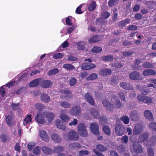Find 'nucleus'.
<instances>
[{"mask_svg":"<svg viewBox=\"0 0 156 156\" xmlns=\"http://www.w3.org/2000/svg\"><path fill=\"white\" fill-rule=\"evenodd\" d=\"M78 132L80 136L82 137H86L88 136V133L85 125L83 123L78 124Z\"/></svg>","mask_w":156,"mask_h":156,"instance_id":"obj_1","label":"nucleus"},{"mask_svg":"<svg viewBox=\"0 0 156 156\" xmlns=\"http://www.w3.org/2000/svg\"><path fill=\"white\" fill-rule=\"evenodd\" d=\"M10 115H5V122L7 125L11 127L15 124L14 120L15 116L13 114V112L12 111H10Z\"/></svg>","mask_w":156,"mask_h":156,"instance_id":"obj_2","label":"nucleus"},{"mask_svg":"<svg viewBox=\"0 0 156 156\" xmlns=\"http://www.w3.org/2000/svg\"><path fill=\"white\" fill-rule=\"evenodd\" d=\"M45 113L39 112H38L34 118L38 124L41 125L45 123V121L44 117H45Z\"/></svg>","mask_w":156,"mask_h":156,"instance_id":"obj_3","label":"nucleus"},{"mask_svg":"<svg viewBox=\"0 0 156 156\" xmlns=\"http://www.w3.org/2000/svg\"><path fill=\"white\" fill-rule=\"evenodd\" d=\"M115 130L117 135L120 136L124 133L125 129L122 125L118 124L115 125Z\"/></svg>","mask_w":156,"mask_h":156,"instance_id":"obj_4","label":"nucleus"},{"mask_svg":"<svg viewBox=\"0 0 156 156\" xmlns=\"http://www.w3.org/2000/svg\"><path fill=\"white\" fill-rule=\"evenodd\" d=\"M129 78L133 80H140L143 79L142 76L140 75L139 72L134 71L131 72L129 75Z\"/></svg>","mask_w":156,"mask_h":156,"instance_id":"obj_5","label":"nucleus"},{"mask_svg":"<svg viewBox=\"0 0 156 156\" xmlns=\"http://www.w3.org/2000/svg\"><path fill=\"white\" fill-rule=\"evenodd\" d=\"M137 98L139 101L147 104L151 103L153 98L147 96H142L140 94L138 95Z\"/></svg>","mask_w":156,"mask_h":156,"instance_id":"obj_6","label":"nucleus"},{"mask_svg":"<svg viewBox=\"0 0 156 156\" xmlns=\"http://www.w3.org/2000/svg\"><path fill=\"white\" fill-rule=\"evenodd\" d=\"M132 145L133 151L136 154L141 153L143 152V148L138 142H134Z\"/></svg>","mask_w":156,"mask_h":156,"instance_id":"obj_7","label":"nucleus"},{"mask_svg":"<svg viewBox=\"0 0 156 156\" xmlns=\"http://www.w3.org/2000/svg\"><path fill=\"white\" fill-rule=\"evenodd\" d=\"M59 92L61 93L66 94L65 96L62 94L60 95V97L62 99L66 98L68 100V98H71L72 97V93L69 89H67L65 90L62 89L60 90Z\"/></svg>","mask_w":156,"mask_h":156,"instance_id":"obj_8","label":"nucleus"},{"mask_svg":"<svg viewBox=\"0 0 156 156\" xmlns=\"http://www.w3.org/2000/svg\"><path fill=\"white\" fill-rule=\"evenodd\" d=\"M81 108L80 106L78 105L72 107L70 110V114L73 116L79 115L81 114Z\"/></svg>","mask_w":156,"mask_h":156,"instance_id":"obj_9","label":"nucleus"},{"mask_svg":"<svg viewBox=\"0 0 156 156\" xmlns=\"http://www.w3.org/2000/svg\"><path fill=\"white\" fill-rule=\"evenodd\" d=\"M69 139L70 140H79V136L76 131L71 130L68 133Z\"/></svg>","mask_w":156,"mask_h":156,"instance_id":"obj_10","label":"nucleus"},{"mask_svg":"<svg viewBox=\"0 0 156 156\" xmlns=\"http://www.w3.org/2000/svg\"><path fill=\"white\" fill-rule=\"evenodd\" d=\"M91 130L93 133L96 135L99 134V125L98 123L94 122L91 124L90 126Z\"/></svg>","mask_w":156,"mask_h":156,"instance_id":"obj_11","label":"nucleus"},{"mask_svg":"<svg viewBox=\"0 0 156 156\" xmlns=\"http://www.w3.org/2000/svg\"><path fill=\"white\" fill-rule=\"evenodd\" d=\"M143 130V127L140 124L136 125L133 131V133L134 135H138Z\"/></svg>","mask_w":156,"mask_h":156,"instance_id":"obj_12","label":"nucleus"},{"mask_svg":"<svg viewBox=\"0 0 156 156\" xmlns=\"http://www.w3.org/2000/svg\"><path fill=\"white\" fill-rule=\"evenodd\" d=\"M102 103L107 110L111 112L114 110L113 105L107 100L104 99L103 100Z\"/></svg>","mask_w":156,"mask_h":156,"instance_id":"obj_13","label":"nucleus"},{"mask_svg":"<svg viewBox=\"0 0 156 156\" xmlns=\"http://www.w3.org/2000/svg\"><path fill=\"white\" fill-rule=\"evenodd\" d=\"M130 119L132 120L137 121L140 119V116L136 111H133L131 112L129 116Z\"/></svg>","mask_w":156,"mask_h":156,"instance_id":"obj_14","label":"nucleus"},{"mask_svg":"<svg viewBox=\"0 0 156 156\" xmlns=\"http://www.w3.org/2000/svg\"><path fill=\"white\" fill-rule=\"evenodd\" d=\"M96 67V66L94 64L90 63H85L82 64V68L84 70H87L91 69Z\"/></svg>","mask_w":156,"mask_h":156,"instance_id":"obj_15","label":"nucleus"},{"mask_svg":"<svg viewBox=\"0 0 156 156\" xmlns=\"http://www.w3.org/2000/svg\"><path fill=\"white\" fill-rule=\"evenodd\" d=\"M144 115L145 118L150 121L154 120V117L152 112L149 110H146L144 113Z\"/></svg>","mask_w":156,"mask_h":156,"instance_id":"obj_16","label":"nucleus"},{"mask_svg":"<svg viewBox=\"0 0 156 156\" xmlns=\"http://www.w3.org/2000/svg\"><path fill=\"white\" fill-rule=\"evenodd\" d=\"M40 136L42 140L44 141L48 142L49 139L46 132L44 130H41L39 133Z\"/></svg>","mask_w":156,"mask_h":156,"instance_id":"obj_17","label":"nucleus"},{"mask_svg":"<svg viewBox=\"0 0 156 156\" xmlns=\"http://www.w3.org/2000/svg\"><path fill=\"white\" fill-rule=\"evenodd\" d=\"M143 75L144 76H147L150 75H155L156 74L155 71L151 69H147L143 71Z\"/></svg>","mask_w":156,"mask_h":156,"instance_id":"obj_18","label":"nucleus"},{"mask_svg":"<svg viewBox=\"0 0 156 156\" xmlns=\"http://www.w3.org/2000/svg\"><path fill=\"white\" fill-rule=\"evenodd\" d=\"M149 136V134L148 132L144 133L139 136L138 140L140 143L144 142L147 140Z\"/></svg>","mask_w":156,"mask_h":156,"instance_id":"obj_19","label":"nucleus"},{"mask_svg":"<svg viewBox=\"0 0 156 156\" xmlns=\"http://www.w3.org/2000/svg\"><path fill=\"white\" fill-rule=\"evenodd\" d=\"M52 82L49 80H43L41 83V86L43 88H48L51 87Z\"/></svg>","mask_w":156,"mask_h":156,"instance_id":"obj_20","label":"nucleus"},{"mask_svg":"<svg viewBox=\"0 0 156 156\" xmlns=\"http://www.w3.org/2000/svg\"><path fill=\"white\" fill-rule=\"evenodd\" d=\"M51 137L52 140L56 143H60L62 141V137L57 133L52 134Z\"/></svg>","mask_w":156,"mask_h":156,"instance_id":"obj_21","label":"nucleus"},{"mask_svg":"<svg viewBox=\"0 0 156 156\" xmlns=\"http://www.w3.org/2000/svg\"><path fill=\"white\" fill-rule=\"evenodd\" d=\"M112 73V70L108 69H104L101 70L100 74L102 76H106L110 75Z\"/></svg>","mask_w":156,"mask_h":156,"instance_id":"obj_22","label":"nucleus"},{"mask_svg":"<svg viewBox=\"0 0 156 156\" xmlns=\"http://www.w3.org/2000/svg\"><path fill=\"white\" fill-rule=\"evenodd\" d=\"M57 127L63 130H65L66 128V125L65 123L62 122L59 119L57 120L55 123Z\"/></svg>","mask_w":156,"mask_h":156,"instance_id":"obj_23","label":"nucleus"},{"mask_svg":"<svg viewBox=\"0 0 156 156\" xmlns=\"http://www.w3.org/2000/svg\"><path fill=\"white\" fill-rule=\"evenodd\" d=\"M90 114L94 118H97L100 116L98 111L94 108H92L90 109Z\"/></svg>","mask_w":156,"mask_h":156,"instance_id":"obj_24","label":"nucleus"},{"mask_svg":"<svg viewBox=\"0 0 156 156\" xmlns=\"http://www.w3.org/2000/svg\"><path fill=\"white\" fill-rule=\"evenodd\" d=\"M66 111L65 110H62L61 111L60 118L64 122H67L69 119V117L65 114Z\"/></svg>","mask_w":156,"mask_h":156,"instance_id":"obj_25","label":"nucleus"},{"mask_svg":"<svg viewBox=\"0 0 156 156\" xmlns=\"http://www.w3.org/2000/svg\"><path fill=\"white\" fill-rule=\"evenodd\" d=\"M120 86L121 87L126 90H129L133 89V87L130 85L129 83L126 82L121 83Z\"/></svg>","mask_w":156,"mask_h":156,"instance_id":"obj_26","label":"nucleus"},{"mask_svg":"<svg viewBox=\"0 0 156 156\" xmlns=\"http://www.w3.org/2000/svg\"><path fill=\"white\" fill-rule=\"evenodd\" d=\"M41 80H42V79L40 78L35 79L30 83L29 84V86L31 87H36L39 84Z\"/></svg>","mask_w":156,"mask_h":156,"instance_id":"obj_27","label":"nucleus"},{"mask_svg":"<svg viewBox=\"0 0 156 156\" xmlns=\"http://www.w3.org/2000/svg\"><path fill=\"white\" fill-rule=\"evenodd\" d=\"M101 40L100 37L97 35H93L89 39L88 41L90 43H94L99 41Z\"/></svg>","mask_w":156,"mask_h":156,"instance_id":"obj_28","label":"nucleus"},{"mask_svg":"<svg viewBox=\"0 0 156 156\" xmlns=\"http://www.w3.org/2000/svg\"><path fill=\"white\" fill-rule=\"evenodd\" d=\"M45 113V116H46L49 122H50L53 120L54 117V113L48 112H43Z\"/></svg>","mask_w":156,"mask_h":156,"instance_id":"obj_29","label":"nucleus"},{"mask_svg":"<svg viewBox=\"0 0 156 156\" xmlns=\"http://www.w3.org/2000/svg\"><path fill=\"white\" fill-rule=\"evenodd\" d=\"M142 62V61L141 60L137 59L135 60L134 62V65H132L131 66V67L133 69V70H137L138 69V68L139 67L138 66V65L141 63Z\"/></svg>","mask_w":156,"mask_h":156,"instance_id":"obj_30","label":"nucleus"},{"mask_svg":"<svg viewBox=\"0 0 156 156\" xmlns=\"http://www.w3.org/2000/svg\"><path fill=\"white\" fill-rule=\"evenodd\" d=\"M41 99L42 101L45 103H48L50 101L49 96L46 94H44L41 95Z\"/></svg>","mask_w":156,"mask_h":156,"instance_id":"obj_31","label":"nucleus"},{"mask_svg":"<svg viewBox=\"0 0 156 156\" xmlns=\"http://www.w3.org/2000/svg\"><path fill=\"white\" fill-rule=\"evenodd\" d=\"M31 115H27L24 119L23 124L25 126H27L29 122H31Z\"/></svg>","mask_w":156,"mask_h":156,"instance_id":"obj_32","label":"nucleus"},{"mask_svg":"<svg viewBox=\"0 0 156 156\" xmlns=\"http://www.w3.org/2000/svg\"><path fill=\"white\" fill-rule=\"evenodd\" d=\"M69 147L71 149H75L77 148H80L81 147V145L78 143H72L69 144Z\"/></svg>","mask_w":156,"mask_h":156,"instance_id":"obj_33","label":"nucleus"},{"mask_svg":"<svg viewBox=\"0 0 156 156\" xmlns=\"http://www.w3.org/2000/svg\"><path fill=\"white\" fill-rule=\"evenodd\" d=\"M96 5L95 1L93 2L88 7V10L90 12L94 11L96 8Z\"/></svg>","mask_w":156,"mask_h":156,"instance_id":"obj_34","label":"nucleus"},{"mask_svg":"<svg viewBox=\"0 0 156 156\" xmlns=\"http://www.w3.org/2000/svg\"><path fill=\"white\" fill-rule=\"evenodd\" d=\"M43 152L45 154L48 155L52 153V151L51 149L47 147H43L42 149Z\"/></svg>","mask_w":156,"mask_h":156,"instance_id":"obj_35","label":"nucleus"},{"mask_svg":"<svg viewBox=\"0 0 156 156\" xmlns=\"http://www.w3.org/2000/svg\"><path fill=\"white\" fill-rule=\"evenodd\" d=\"M125 93L122 91H119L118 93V95L120 99L124 101H125L126 98Z\"/></svg>","mask_w":156,"mask_h":156,"instance_id":"obj_36","label":"nucleus"},{"mask_svg":"<svg viewBox=\"0 0 156 156\" xmlns=\"http://www.w3.org/2000/svg\"><path fill=\"white\" fill-rule=\"evenodd\" d=\"M120 120L122 121L125 124H127L129 123V119L128 117L125 115L122 116L120 118Z\"/></svg>","mask_w":156,"mask_h":156,"instance_id":"obj_37","label":"nucleus"},{"mask_svg":"<svg viewBox=\"0 0 156 156\" xmlns=\"http://www.w3.org/2000/svg\"><path fill=\"white\" fill-rule=\"evenodd\" d=\"M113 56L112 55L104 56L102 58V60L105 62H110L113 61Z\"/></svg>","mask_w":156,"mask_h":156,"instance_id":"obj_38","label":"nucleus"},{"mask_svg":"<svg viewBox=\"0 0 156 156\" xmlns=\"http://www.w3.org/2000/svg\"><path fill=\"white\" fill-rule=\"evenodd\" d=\"M96 149L100 151L103 152L107 150V148L104 145L98 144L97 145Z\"/></svg>","mask_w":156,"mask_h":156,"instance_id":"obj_39","label":"nucleus"},{"mask_svg":"<svg viewBox=\"0 0 156 156\" xmlns=\"http://www.w3.org/2000/svg\"><path fill=\"white\" fill-rule=\"evenodd\" d=\"M110 16V13L108 11L103 12L101 15V17L103 20L108 19Z\"/></svg>","mask_w":156,"mask_h":156,"instance_id":"obj_40","label":"nucleus"},{"mask_svg":"<svg viewBox=\"0 0 156 156\" xmlns=\"http://www.w3.org/2000/svg\"><path fill=\"white\" fill-rule=\"evenodd\" d=\"M141 92L142 94L144 95H147L149 92V89L146 86H143L141 89Z\"/></svg>","mask_w":156,"mask_h":156,"instance_id":"obj_41","label":"nucleus"},{"mask_svg":"<svg viewBox=\"0 0 156 156\" xmlns=\"http://www.w3.org/2000/svg\"><path fill=\"white\" fill-rule=\"evenodd\" d=\"M149 128L152 131L156 132V123L151 122L149 124Z\"/></svg>","mask_w":156,"mask_h":156,"instance_id":"obj_42","label":"nucleus"},{"mask_svg":"<svg viewBox=\"0 0 156 156\" xmlns=\"http://www.w3.org/2000/svg\"><path fill=\"white\" fill-rule=\"evenodd\" d=\"M77 48L79 50H84L85 49L84 44L81 42H78L77 43Z\"/></svg>","mask_w":156,"mask_h":156,"instance_id":"obj_43","label":"nucleus"},{"mask_svg":"<svg viewBox=\"0 0 156 156\" xmlns=\"http://www.w3.org/2000/svg\"><path fill=\"white\" fill-rule=\"evenodd\" d=\"M98 75L95 73H93L87 78V80H95L98 78Z\"/></svg>","mask_w":156,"mask_h":156,"instance_id":"obj_44","label":"nucleus"},{"mask_svg":"<svg viewBox=\"0 0 156 156\" xmlns=\"http://www.w3.org/2000/svg\"><path fill=\"white\" fill-rule=\"evenodd\" d=\"M60 105L64 108H68L71 106V104L69 102L66 101H63L61 103Z\"/></svg>","mask_w":156,"mask_h":156,"instance_id":"obj_45","label":"nucleus"},{"mask_svg":"<svg viewBox=\"0 0 156 156\" xmlns=\"http://www.w3.org/2000/svg\"><path fill=\"white\" fill-rule=\"evenodd\" d=\"M59 71V70L57 68H55L49 70L48 73V76H51L57 73Z\"/></svg>","mask_w":156,"mask_h":156,"instance_id":"obj_46","label":"nucleus"},{"mask_svg":"<svg viewBox=\"0 0 156 156\" xmlns=\"http://www.w3.org/2000/svg\"><path fill=\"white\" fill-rule=\"evenodd\" d=\"M113 105L114 108H119L122 106V104L119 100H116Z\"/></svg>","mask_w":156,"mask_h":156,"instance_id":"obj_47","label":"nucleus"},{"mask_svg":"<svg viewBox=\"0 0 156 156\" xmlns=\"http://www.w3.org/2000/svg\"><path fill=\"white\" fill-rule=\"evenodd\" d=\"M103 129L104 133L107 135H109L110 134V130L108 126H104Z\"/></svg>","mask_w":156,"mask_h":156,"instance_id":"obj_48","label":"nucleus"},{"mask_svg":"<svg viewBox=\"0 0 156 156\" xmlns=\"http://www.w3.org/2000/svg\"><path fill=\"white\" fill-rule=\"evenodd\" d=\"M130 21V20L127 19L121 21L120 23V26L122 27H125L126 24H128Z\"/></svg>","mask_w":156,"mask_h":156,"instance_id":"obj_49","label":"nucleus"},{"mask_svg":"<svg viewBox=\"0 0 156 156\" xmlns=\"http://www.w3.org/2000/svg\"><path fill=\"white\" fill-rule=\"evenodd\" d=\"M63 67L68 70H71L74 69V66L71 64H65L63 66Z\"/></svg>","mask_w":156,"mask_h":156,"instance_id":"obj_50","label":"nucleus"},{"mask_svg":"<svg viewBox=\"0 0 156 156\" xmlns=\"http://www.w3.org/2000/svg\"><path fill=\"white\" fill-rule=\"evenodd\" d=\"M35 108L36 109L40 111L44 109L45 107L42 104L40 103H37L35 105Z\"/></svg>","mask_w":156,"mask_h":156,"instance_id":"obj_51","label":"nucleus"},{"mask_svg":"<svg viewBox=\"0 0 156 156\" xmlns=\"http://www.w3.org/2000/svg\"><path fill=\"white\" fill-rule=\"evenodd\" d=\"M142 66L144 68H153V65L150 62H146L142 64Z\"/></svg>","mask_w":156,"mask_h":156,"instance_id":"obj_52","label":"nucleus"},{"mask_svg":"<svg viewBox=\"0 0 156 156\" xmlns=\"http://www.w3.org/2000/svg\"><path fill=\"white\" fill-rule=\"evenodd\" d=\"M119 0H109L108 2V4L109 7H112L118 2Z\"/></svg>","mask_w":156,"mask_h":156,"instance_id":"obj_53","label":"nucleus"},{"mask_svg":"<svg viewBox=\"0 0 156 156\" xmlns=\"http://www.w3.org/2000/svg\"><path fill=\"white\" fill-rule=\"evenodd\" d=\"M64 150V149L63 147L59 146L54 147L53 151L55 153H58Z\"/></svg>","mask_w":156,"mask_h":156,"instance_id":"obj_54","label":"nucleus"},{"mask_svg":"<svg viewBox=\"0 0 156 156\" xmlns=\"http://www.w3.org/2000/svg\"><path fill=\"white\" fill-rule=\"evenodd\" d=\"M102 49L101 48L98 47H94L92 49L91 51L93 53H98L101 51Z\"/></svg>","mask_w":156,"mask_h":156,"instance_id":"obj_55","label":"nucleus"},{"mask_svg":"<svg viewBox=\"0 0 156 156\" xmlns=\"http://www.w3.org/2000/svg\"><path fill=\"white\" fill-rule=\"evenodd\" d=\"M77 80L74 77L72 78L69 81V84L70 86H73L77 83Z\"/></svg>","mask_w":156,"mask_h":156,"instance_id":"obj_56","label":"nucleus"},{"mask_svg":"<svg viewBox=\"0 0 156 156\" xmlns=\"http://www.w3.org/2000/svg\"><path fill=\"white\" fill-rule=\"evenodd\" d=\"M150 143L152 146H154L156 144V135L151 137L150 140Z\"/></svg>","mask_w":156,"mask_h":156,"instance_id":"obj_57","label":"nucleus"},{"mask_svg":"<svg viewBox=\"0 0 156 156\" xmlns=\"http://www.w3.org/2000/svg\"><path fill=\"white\" fill-rule=\"evenodd\" d=\"M63 54L62 53H58L55 54L53 55V57L55 59H60L62 58Z\"/></svg>","mask_w":156,"mask_h":156,"instance_id":"obj_58","label":"nucleus"},{"mask_svg":"<svg viewBox=\"0 0 156 156\" xmlns=\"http://www.w3.org/2000/svg\"><path fill=\"white\" fill-rule=\"evenodd\" d=\"M121 141L123 144H127L129 140L128 136L125 135L121 138Z\"/></svg>","mask_w":156,"mask_h":156,"instance_id":"obj_59","label":"nucleus"},{"mask_svg":"<svg viewBox=\"0 0 156 156\" xmlns=\"http://www.w3.org/2000/svg\"><path fill=\"white\" fill-rule=\"evenodd\" d=\"M71 18V17L68 16L66 19V24L68 26H72L73 24L72 22V20L70 19Z\"/></svg>","mask_w":156,"mask_h":156,"instance_id":"obj_60","label":"nucleus"},{"mask_svg":"<svg viewBox=\"0 0 156 156\" xmlns=\"http://www.w3.org/2000/svg\"><path fill=\"white\" fill-rule=\"evenodd\" d=\"M137 27L136 26L131 25L127 27V30H137Z\"/></svg>","mask_w":156,"mask_h":156,"instance_id":"obj_61","label":"nucleus"},{"mask_svg":"<svg viewBox=\"0 0 156 156\" xmlns=\"http://www.w3.org/2000/svg\"><path fill=\"white\" fill-rule=\"evenodd\" d=\"M113 66L116 68H121L123 66L122 64L120 62H115L113 64Z\"/></svg>","mask_w":156,"mask_h":156,"instance_id":"obj_62","label":"nucleus"},{"mask_svg":"<svg viewBox=\"0 0 156 156\" xmlns=\"http://www.w3.org/2000/svg\"><path fill=\"white\" fill-rule=\"evenodd\" d=\"M148 156H154V152L153 149L151 148H148L147 149Z\"/></svg>","mask_w":156,"mask_h":156,"instance_id":"obj_63","label":"nucleus"},{"mask_svg":"<svg viewBox=\"0 0 156 156\" xmlns=\"http://www.w3.org/2000/svg\"><path fill=\"white\" fill-rule=\"evenodd\" d=\"M33 152L34 154L38 155L40 152V147L37 146L35 147L33 149Z\"/></svg>","mask_w":156,"mask_h":156,"instance_id":"obj_64","label":"nucleus"}]
</instances>
